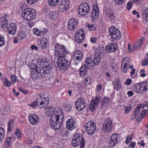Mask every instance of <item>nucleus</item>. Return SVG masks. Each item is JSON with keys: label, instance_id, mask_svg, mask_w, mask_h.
<instances>
[{"label": "nucleus", "instance_id": "1", "mask_svg": "<svg viewBox=\"0 0 148 148\" xmlns=\"http://www.w3.org/2000/svg\"><path fill=\"white\" fill-rule=\"evenodd\" d=\"M41 60L40 59L33 60L32 62L31 66L33 69L31 71V76L34 79H37L39 77L42 79L48 77L52 73L53 67L52 63L47 60H44L42 62L43 66L42 67Z\"/></svg>", "mask_w": 148, "mask_h": 148}, {"label": "nucleus", "instance_id": "2", "mask_svg": "<svg viewBox=\"0 0 148 148\" xmlns=\"http://www.w3.org/2000/svg\"><path fill=\"white\" fill-rule=\"evenodd\" d=\"M55 55L58 56L57 63L58 67L61 70L66 71L69 68L70 65V60L67 56L69 54L67 49L65 46L57 43L54 46Z\"/></svg>", "mask_w": 148, "mask_h": 148}, {"label": "nucleus", "instance_id": "3", "mask_svg": "<svg viewBox=\"0 0 148 148\" xmlns=\"http://www.w3.org/2000/svg\"><path fill=\"white\" fill-rule=\"evenodd\" d=\"M131 63V59L129 57H125L123 59L121 64V70L123 72L126 73L128 69L130 68L132 71L130 72L131 75H132L134 74L135 69L133 68L132 64L130 65Z\"/></svg>", "mask_w": 148, "mask_h": 148}, {"label": "nucleus", "instance_id": "4", "mask_svg": "<svg viewBox=\"0 0 148 148\" xmlns=\"http://www.w3.org/2000/svg\"><path fill=\"white\" fill-rule=\"evenodd\" d=\"M85 143L84 138L82 137V135L78 133L75 134L71 142L72 145L75 147L80 145L79 148H84Z\"/></svg>", "mask_w": 148, "mask_h": 148}, {"label": "nucleus", "instance_id": "5", "mask_svg": "<svg viewBox=\"0 0 148 148\" xmlns=\"http://www.w3.org/2000/svg\"><path fill=\"white\" fill-rule=\"evenodd\" d=\"M22 14L23 17L28 21L33 19L36 16L35 10L29 8L24 9L22 11Z\"/></svg>", "mask_w": 148, "mask_h": 148}, {"label": "nucleus", "instance_id": "6", "mask_svg": "<svg viewBox=\"0 0 148 148\" xmlns=\"http://www.w3.org/2000/svg\"><path fill=\"white\" fill-rule=\"evenodd\" d=\"M60 114L55 116L54 115L51 117L50 123L51 128L57 130H59L62 127V121H60Z\"/></svg>", "mask_w": 148, "mask_h": 148}, {"label": "nucleus", "instance_id": "7", "mask_svg": "<svg viewBox=\"0 0 148 148\" xmlns=\"http://www.w3.org/2000/svg\"><path fill=\"white\" fill-rule=\"evenodd\" d=\"M85 128L88 134L92 135L94 134L96 131L95 123L92 121H89L86 124Z\"/></svg>", "mask_w": 148, "mask_h": 148}, {"label": "nucleus", "instance_id": "8", "mask_svg": "<svg viewBox=\"0 0 148 148\" xmlns=\"http://www.w3.org/2000/svg\"><path fill=\"white\" fill-rule=\"evenodd\" d=\"M144 38L142 37L136 41L133 46L132 49L131 48V45L130 44H129L128 45L129 52H132L134 50H138L139 49L142 47L144 43Z\"/></svg>", "mask_w": 148, "mask_h": 148}, {"label": "nucleus", "instance_id": "9", "mask_svg": "<svg viewBox=\"0 0 148 148\" xmlns=\"http://www.w3.org/2000/svg\"><path fill=\"white\" fill-rule=\"evenodd\" d=\"M90 8L88 3L86 2L81 3L79 6L78 14L82 16L87 15L89 12Z\"/></svg>", "mask_w": 148, "mask_h": 148}, {"label": "nucleus", "instance_id": "10", "mask_svg": "<svg viewBox=\"0 0 148 148\" xmlns=\"http://www.w3.org/2000/svg\"><path fill=\"white\" fill-rule=\"evenodd\" d=\"M109 33L112 38L114 40H119L121 37L120 31L115 27H112L109 29Z\"/></svg>", "mask_w": 148, "mask_h": 148}, {"label": "nucleus", "instance_id": "11", "mask_svg": "<svg viewBox=\"0 0 148 148\" xmlns=\"http://www.w3.org/2000/svg\"><path fill=\"white\" fill-rule=\"evenodd\" d=\"M40 105L44 107L47 106L49 102L48 97L45 95H38L36 97V101Z\"/></svg>", "mask_w": 148, "mask_h": 148}, {"label": "nucleus", "instance_id": "12", "mask_svg": "<svg viewBox=\"0 0 148 148\" xmlns=\"http://www.w3.org/2000/svg\"><path fill=\"white\" fill-rule=\"evenodd\" d=\"M46 110L47 114L49 116H51V117H52L53 115L56 116L62 114V111L60 110V108L58 107L54 109L52 107H48L46 108Z\"/></svg>", "mask_w": 148, "mask_h": 148}, {"label": "nucleus", "instance_id": "13", "mask_svg": "<svg viewBox=\"0 0 148 148\" xmlns=\"http://www.w3.org/2000/svg\"><path fill=\"white\" fill-rule=\"evenodd\" d=\"M112 121L110 119H106L103 124L102 131L106 133L111 132L112 130Z\"/></svg>", "mask_w": 148, "mask_h": 148}, {"label": "nucleus", "instance_id": "14", "mask_svg": "<svg viewBox=\"0 0 148 148\" xmlns=\"http://www.w3.org/2000/svg\"><path fill=\"white\" fill-rule=\"evenodd\" d=\"M86 106V104L84 99L82 98L78 99L75 102V107L78 111L83 110Z\"/></svg>", "mask_w": 148, "mask_h": 148}, {"label": "nucleus", "instance_id": "15", "mask_svg": "<svg viewBox=\"0 0 148 148\" xmlns=\"http://www.w3.org/2000/svg\"><path fill=\"white\" fill-rule=\"evenodd\" d=\"M37 42L39 47L42 49H45L48 47L49 42L46 38L43 37L40 38L37 40Z\"/></svg>", "mask_w": 148, "mask_h": 148}, {"label": "nucleus", "instance_id": "16", "mask_svg": "<svg viewBox=\"0 0 148 148\" xmlns=\"http://www.w3.org/2000/svg\"><path fill=\"white\" fill-rule=\"evenodd\" d=\"M120 138V136L116 134H113L110 136L109 139V145L111 147H113L118 142V140Z\"/></svg>", "mask_w": 148, "mask_h": 148}, {"label": "nucleus", "instance_id": "17", "mask_svg": "<svg viewBox=\"0 0 148 148\" xmlns=\"http://www.w3.org/2000/svg\"><path fill=\"white\" fill-rule=\"evenodd\" d=\"M84 32L82 29L77 30L75 35V40L78 43H81L84 38Z\"/></svg>", "mask_w": 148, "mask_h": 148}, {"label": "nucleus", "instance_id": "18", "mask_svg": "<svg viewBox=\"0 0 148 148\" xmlns=\"http://www.w3.org/2000/svg\"><path fill=\"white\" fill-rule=\"evenodd\" d=\"M101 97L99 96H96L91 101L90 108L92 111H94L97 108L99 104Z\"/></svg>", "mask_w": 148, "mask_h": 148}, {"label": "nucleus", "instance_id": "19", "mask_svg": "<svg viewBox=\"0 0 148 148\" xmlns=\"http://www.w3.org/2000/svg\"><path fill=\"white\" fill-rule=\"evenodd\" d=\"M69 6V2L66 0L61 1L59 4L58 10L60 12H63L68 9Z\"/></svg>", "mask_w": 148, "mask_h": 148}, {"label": "nucleus", "instance_id": "20", "mask_svg": "<svg viewBox=\"0 0 148 148\" xmlns=\"http://www.w3.org/2000/svg\"><path fill=\"white\" fill-rule=\"evenodd\" d=\"M77 20L73 18L71 19L68 22V28L70 31L75 30L77 29Z\"/></svg>", "mask_w": 148, "mask_h": 148}, {"label": "nucleus", "instance_id": "21", "mask_svg": "<svg viewBox=\"0 0 148 148\" xmlns=\"http://www.w3.org/2000/svg\"><path fill=\"white\" fill-rule=\"evenodd\" d=\"M17 24L15 23H11L7 27V31L8 33L12 35L14 34L16 31Z\"/></svg>", "mask_w": 148, "mask_h": 148}, {"label": "nucleus", "instance_id": "22", "mask_svg": "<svg viewBox=\"0 0 148 148\" xmlns=\"http://www.w3.org/2000/svg\"><path fill=\"white\" fill-rule=\"evenodd\" d=\"M104 13L105 16L108 17L112 21L115 20V17L112 11L110 8L104 9Z\"/></svg>", "mask_w": 148, "mask_h": 148}, {"label": "nucleus", "instance_id": "23", "mask_svg": "<svg viewBox=\"0 0 148 148\" xmlns=\"http://www.w3.org/2000/svg\"><path fill=\"white\" fill-rule=\"evenodd\" d=\"M33 31L34 34L39 37L44 36L47 32V29L45 28L41 30H39L36 28H34Z\"/></svg>", "mask_w": 148, "mask_h": 148}, {"label": "nucleus", "instance_id": "24", "mask_svg": "<svg viewBox=\"0 0 148 148\" xmlns=\"http://www.w3.org/2000/svg\"><path fill=\"white\" fill-rule=\"evenodd\" d=\"M66 127L69 130H72L75 127V122L73 119H68L66 122Z\"/></svg>", "mask_w": 148, "mask_h": 148}, {"label": "nucleus", "instance_id": "25", "mask_svg": "<svg viewBox=\"0 0 148 148\" xmlns=\"http://www.w3.org/2000/svg\"><path fill=\"white\" fill-rule=\"evenodd\" d=\"M118 49L117 45L116 44H110L106 48V51L110 53L116 51Z\"/></svg>", "mask_w": 148, "mask_h": 148}, {"label": "nucleus", "instance_id": "26", "mask_svg": "<svg viewBox=\"0 0 148 148\" xmlns=\"http://www.w3.org/2000/svg\"><path fill=\"white\" fill-rule=\"evenodd\" d=\"M93 59V56H88L86 59L85 64L84 65H86L90 69H92Z\"/></svg>", "mask_w": 148, "mask_h": 148}, {"label": "nucleus", "instance_id": "27", "mask_svg": "<svg viewBox=\"0 0 148 148\" xmlns=\"http://www.w3.org/2000/svg\"><path fill=\"white\" fill-rule=\"evenodd\" d=\"M29 121L30 123L33 125L37 124L39 121V118L38 116L35 114L28 116Z\"/></svg>", "mask_w": 148, "mask_h": 148}, {"label": "nucleus", "instance_id": "28", "mask_svg": "<svg viewBox=\"0 0 148 148\" xmlns=\"http://www.w3.org/2000/svg\"><path fill=\"white\" fill-rule=\"evenodd\" d=\"M101 60L100 56L95 54L93 56L92 66H97L101 63Z\"/></svg>", "mask_w": 148, "mask_h": 148}, {"label": "nucleus", "instance_id": "29", "mask_svg": "<svg viewBox=\"0 0 148 148\" xmlns=\"http://www.w3.org/2000/svg\"><path fill=\"white\" fill-rule=\"evenodd\" d=\"M113 85L114 89L116 91L120 90L121 88V84L119 79H116L113 82Z\"/></svg>", "mask_w": 148, "mask_h": 148}, {"label": "nucleus", "instance_id": "30", "mask_svg": "<svg viewBox=\"0 0 148 148\" xmlns=\"http://www.w3.org/2000/svg\"><path fill=\"white\" fill-rule=\"evenodd\" d=\"M75 58L78 60H81L83 58L82 53L80 50L76 51L74 53Z\"/></svg>", "mask_w": 148, "mask_h": 148}, {"label": "nucleus", "instance_id": "31", "mask_svg": "<svg viewBox=\"0 0 148 148\" xmlns=\"http://www.w3.org/2000/svg\"><path fill=\"white\" fill-rule=\"evenodd\" d=\"M8 21L6 18L3 17L0 18V27L5 28L7 27Z\"/></svg>", "mask_w": 148, "mask_h": 148}, {"label": "nucleus", "instance_id": "32", "mask_svg": "<svg viewBox=\"0 0 148 148\" xmlns=\"http://www.w3.org/2000/svg\"><path fill=\"white\" fill-rule=\"evenodd\" d=\"M58 16V13L57 12L51 11L49 13V16L51 20H55L57 19Z\"/></svg>", "mask_w": 148, "mask_h": 148}, {"label": "nucleus", "instance_id": "33", "mask_svg": "<svg viewBox=\"0 0 148 148\" xmlns=\"http://www.w3.org/2000/svg\"><path fill=\"white\" fill-rule=\"evenodd\" d=\"M87 68L88 67H87L86 65L83 64L82 66L79 71V74L81 75L84 76L86 74Z\"/></svg>", "mask_w": 148, "mask_h": 148}, {"label": "nucleus", "instance_id": "34", "mask_svg": "<svg viewBox=\"0 0 148 148\" xmlns=\"http://www.w3.org/2000/svg\"><path fill=\"white\" fill-rule=\"evenodd\" d=\"M59 0H48V4L51 7H54L58 5Z\"/></svg>", "mask_w": 148, "mask_h": 148}, {"label": "nucleus", "instance_id": "35", "mask_svg": "<svg viewBox=\"0 0 148 148\" xmlns=\"http://www.w3.org/2000/svg\"><path fill=\"white\" fill-rule=\"evenodd\" d=\"M109 102V98L108 97H104L101 100V106L102 107L107 106Z\"/></svg>", "mask_w": 148, "mask_h": 148}, {"label": "nucleus", "instance_id": "36", "mask_svg": "<svg viewBox=\"0 0 148 148\" xmlns=\"http://www.w3.org/2000/svg\"><path fill=\"white\" fill-rule=\"evenodd\" d=\"M142 15L143 20L148 22V10H143Z\"/></svg>", "mask_w": 148, "mask_h": 148}, {"label": "nucleus", "instance_id": "37", "mask_svg": "<svg viewBox=\"0 0 148 148\" xmlns=\"http://www.w3.org/2000/svg\"><path fill=\"white\" fill-rule=\"evenodd\" d=\"M63 106L66 112H69L71 110V106L70 102H66L64 103Z\"/></svg>", "mask_w": 148, "mask_h": 148}, {"label": "nucleus", "instance_id": "38", "mask_svg": "<svg viewBox=\"0 0 148 148\" xmlns=\"http://www.w3.org/2000/svg\"><path fill=\"white\" fill-rule=\"evenodd\" d=\"M104 49V47L102 45H100L98 47L95 49V52H96L97 54L99 56L100 53L103 52Z\"/></svg>", "mask_w": 148, "mask_h": 148}, {"label": "nucleus", "instance_id": "39", "mask_svg": "<svg viewBox=\"0 0 148 148\" xmlns=\"http://www.w3.org/2000/svg\"><path fill=\"white\" fill-rule=\"evenodd\" d=\"M99 12L92 11L91 15V18L92 20L95 21L98 17Z\"/></svg>", "mask_w": 148, "mask_h": 148}, {"label": "nucleus", "instance_id": "40", "mask_svg": "<svg viewBox=\"0 0 148 148\" xmlns=\"http://www.w3.org/2000/svg\"><path fill=\"white\" fill-rule=\"evenodd\" d=\"M3 82L4 85L7 87H10L12 84L11 82L9 81L7 78H5L3 80Z\"/></svg>", "mask_w": 148, "mask_h": 148}, {"label": "nucleus", "instance_id": "41", "mask_svg": "<svg viewBox=\"0 0 148 148\" xmlns=\"http://www.w3.org/2000/svg\"><path fill=\"white\" fill-rule=\"evenodd\" d=\"M4 136L5 130L3 128L0 127V142L3 140Z\"/></svg>", "mask_w": 148, "mask_h": 148}, {"label": "nucleus", "instance_id": "42", "mask_svg": "<svg viewBox=\"0 0 148 148\" xmlns=\"http://www.w3.org/2000/svg\"><path fill=\"white\" fill-rule=\"evenodd\" d=\"M140 83H139L138 84H135L134 87V91L137 93H139L140 94L141 91L140 90Z\"/></svg>", "mask_w": 148, "mask_h": 148}, {"label": "nucleus", "instance_id": "43", "mask_svg": "<svg viewBox=\"0 0 148 148\" xmlns=\"http://www.w3.org/2000/svg\"><path fill=\"white\" fill-rule=\"evenodd\" d=\"M140 84L143 87V92L145 91V90H147L148 89V84L147 81H146L141 83L140 82Z\"/></svg>", "mask_w": 148, "mask_h": 148}, {"label": "nucleus", "instance_id": "44", "mask_svg": "<svg viewBox=\"0 0 148 148\" xmlns=\"http://www.w3.org/2000/svg\"><path fill=\"white\" fill-rule=\"evenodd\" d=\"M11 145V138H8L6 139L5 145L7 147H9Z\"/></svg>", "mask_w": 148, "mask_h": 148}, {"label": "nucleus", "instance_id": "45", "mask_svg": "<svg viewBox=\"0 0 148 148\" xmlns=\"http://www.w3.org/2000/svg\"><path fill=\"white\" fill-rule=\"evenodd\" d=\"M5 40L4 37L0 34V47L3 46L5 44Z\"/></svg>", "mask_w": 148, "mask_h": 148}, {"label": "nucleus", "instance_id": "46", "mask_svg": "<svg viewBox=\"0 0 148 148\" xmlns=\"http://www.w3.org/2000/svg\"><path fill=\"white\" fill-rule=\"evenodd\" d=\"M86 27L88 28V29L90 31L94 30L95 29V27L93 25L90 24L88 23H86Z\"/></svg>", "mask_w": 148, "mask_h": 148}, {"label": "nucleus", "instance_id": "47", "mask_svg": "<svg viewBox=\"0 0 148 148\" xmlns=\"http://www.w3.org/2000/svg\"><path fill=\"white\" fill-rule=\"evenodd\" d=\"M92 79L90 77H88L85 79L84 81L85 82L86 85L90 84L92 82Z\"/></svg>", "mask_w": 148, "mask_h": 148}, {"label": "nucleus", "instance_id": "48", "mask_svg": "<svg viewBox=\"0 0 148 148\" xmlns=\"http://www.w3.org/2000/svg\"><path fill=\"white\" fill-rule=\"evenodd\" d=\"M125 0H114V3L117 5H122L125 2Z\"/></svg>", "mask_w": 148, "mask_h": 148}, {"label": "nucleus", "instance_id": "49", "mask_svg": "<svg viewBox=\"0 0 148 148\" xmlns=\"http://www.w3.org/2000/svg\"><path fill=\"white\" fill-rule=\"evenodd\" d=\"M148 114V109L143 110L140 113L141 117H145Z\"/></svg>", "mask_w": 148, "mask_h": 148}, {"label": "nucleus", "instance_id": "50", "mask_svg": "<svg viewBox=\"0 0 148 148\" xmlns=\"http://www.w3.org/2000/svg\"><path fill=\"white\" fill-rule=\"evenodd\" d=\"M132 109V107L130 106H126L124 108L125 113V114L128 113L130 112Z\"/></svg>", "mask_w": 148, "mask_h": 148}, {"label": "nucleus", "instance_id": "51", "mask_svg": "<svg viewBox=\"0 0 148 148\" xmlns=\"http://www.w3.org/2000/svg\"><path fill=\"white\" fill-rule=\"evenodd\" d=\"M133 138V136H128L126 138L125 141V143L126 144H128L132 140Z\"/></svg>", "mask_w": 148, "mask_h": 148}, {"label": "nucleus", "instance_id": "52", "mask_svg": "<svg viewBox=\"0 0 148 148\" xmlns=\"http://www.w3.org/2000/svg\"><path fill=\"white\" fill-rule=\"evenodd\" d=\"M15 134L18 138H21V133L19 129H17L15 131Z\"/></svg>", "mask_w": 148, "mask_h": 148}, {"label": "nucleus", "instance_id": "53", "mask_svg": "<svg viewBox=\"0 0 148 148\" xmlns=\"http://www.w3.org/2000/svg\"><path fill=\"white\" fill-rule=\"evenodd\" d=\"M36 101V100L32 104L30 105L33 108H35L37 106L40 105L39 103H37Z\"/></svg>", "mask_w": 148, "mask_h": 148}, {"label": "nucleus", "instance_id": "54", "mask_svg": "<svg viewBox=\"0 0 148 148\" xmlns=\"http://www.w3.org/2000/svg\"><path fill=\"white\" fill-rule=\"evenodd\" d=\"M142 65L145 66V65L148 66V59L146 58L143 60L142 61Z\"/></svg>", "mask_w": 148, "mask_h": 148}, {"label": "nucleus", "instance_id": "55", "mask_svg": "<svg viewBox=\"0 0 148 148\" xmlns=\"http://www.w3.org/2000/svg\"><path fill=\"white\" fill-rule=\"evenodd\" d=\"M10 77L12 82L14 83H15L16 81V76L13 75H12Z\"/></svg>", "mask_w": 148, "mask_h": 148}, {"label": "nucleus", "instance_id": "56", "mask_svg": "<svg viewBox=\"0 0 148 148\" xmlns=\"http://www.w3.org/2000/svg\"><path fill=\"white\" fill-rule=\"evenodd\" d=\"M13 125V123L11 121H10L8 123V132H11L12 130V125Z\"/></svg>", "mask_w": 148, "mask_h": 148}, {"label": "nucleus", "instance_id": "57", "mask_svg": "<svg viewBox=\"0 0 148 148\" xmlns=\"http://www.w3.org/2000/svg\"><path fill=\"white\" fill-rule=\"evenodd\" d=\"M38 1V0H27V2L30 4H35Z\"/></svg>", "mask_w": 148, "mask_h": 148}, {"label": "nucleus", "instance_id": "58", "mask_svg": "<svg viewBox=\"0 0 148 148\" xmlns=\"http://www.w3.org/2000/svg\"><path fill=\"white\" fill-rule=\"evenodd\" d=\"M140 107H137L135 110L134 112V114H135V115H137L140 112Z\"/></svg>", "mask_w": 148, "mask_h": 148}, {"label": "nucleus", "instance_id": "59", "mask_svg": "<svg viewBox=\"0 0 148 148\" xmlns=\"http://www.w3.org/2000/svg\"><path fill=\"white\" fill-rule=\"evenodd\" d=\"M25 38V36L23 34H20L17 37V39L18 40H21Z\"/></svg>", "mask_w": 148, "mask_h": 148}, {"label": "nucleus", "instance_id": "60", "mask_svg": "<svg viewBox=\"0 0 148 148\" xmlns=\"http://www.w3.org/2000/svg\"><path fill=\"white\" fill-rule=\"evenodd\" d=\"M92 11H95V12H99V8L98 6L96 5L93 6V10Z\"/></svg>", "mask_w": 148, "mask_h": 148}, {"label": "nucleus", "instance_id": "61", "mask_svg": "<svg viewBox=\"0 0 148 148\" xmlns=\"http://www.w3.org/2000/svg\"><path fill=\"white\" fill-rule=\"evenodd\" d=\"M132 82V80L130 78L127 79L125 83V85H130Z\"/></svg>", "mask_w": 148, "mask_h": 148}, {"label": "nucleus", "instance_id": "62", "mask_svg": "<svg viewBox=\"0 0 148 148\" xmlns=\"http://www.w3.org/2000/svg\"><path fill=\"white\" fill-rule=\"evenodd\" d=\"M136 145V143L135 142H132L129 146V148H134Z\"/></svg>", "mask_w": 148, "mask_h": 148}, {"label": "nucleus", "instance_id": "63", "mask_svg": "<svg viewBox=\"0 0 148 148\" xmlns=\"http://www.w3.org/2000/svg\"><path fill=\"white\" fill-rule=\"evenodd\" d=\"M102 88V85L101 84H98L96 86V90L97 91H100Z\"/></svg>", "mask_w": 148, "mask_h": 148}, {"label": "nucleus", "instance_id": "64", "mask_svg": "<svg viewBox=\"0 0 148 148\" xmlns=\"http://www.w3.org/2000/svg\"><path fill=\"white\" fill-rule=\"evenodd\" d=\"M111 69L112 70V71L113 72H114L115 73H116L117 72V66H111Z\"/></svg>", "mask_w": 148, "mask_h": 148}]
</instances>
